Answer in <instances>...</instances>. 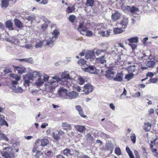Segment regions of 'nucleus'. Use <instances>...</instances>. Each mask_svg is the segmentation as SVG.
I'll use <instances>...</instances> for the list:
<instances>
[{
    "label": "nucleus",
    "instance_id": "obj_1",
    "mask_svg": "<svg viewBox=\"0 0 158 158\" xmlns=\"http://www.w3.org/2000/svg\"><path fill=\"white\" fill-rule=\"evenodd\" d=\"M52 78L56 80H50L45 84V88L48 90H53L57 86L58 83H59L61 85L66 84V82H62V80L57 76H55L52 77Z\"/></svg>",
    "mask_w": 158,
    "mask_h": 158
},
{
    "label": "nucleus",
    "instance_id": "obj_2",
    "mask_svg": "<svg viewBox=\"0 0 158 158\" xmlns=\"http://www.w3.org/2000/svg\"><path fill=\"white\" fill-rule=\"evenodd\" d=\"M42 73L41 71H34L32 73H28L27 74L24 78L25 81L24 84L27 86L30 83V80H33L35 78H37L42 76Z\"/></svg>",
    "mask_w": 158,
    "mask_h": 158
},
{
    "label": "nucleus",
    "instance_id": "obj_3",
    "mask_svg": "<svg viewBox=\"0 0 158 158\" xmlns=\"http://www.w3.org/2000/svg\"><path fill=\"white\" fill-rule=\"evenodd\" d=\"M15 150L16 152L19 151L18 149H12L10 147L5 148L2 151L0 150L2 156L4 158H14L15 156L14 152Z\"/></svg>",
    "mask_w": 158,
    "mask_h": 158
},
{
    "label": "nucleus",
    "instance_id": "obj_4",
    "mask_svg": "<svg viewBox=\"0 0 158 158\" xmlns=\"http://www.w3.org/2000/svg\"><path fill=\"white\" fill-rule=\"evenodd\" d=\"M101 49H99V54H102V56L99 57V64H104L106 63V60L104 59L105 55L106 53L107 49H108V46L107 44L103 43L101 44ZM101 65L99 64V67Z\"/></svg>",
    "mask_w": 158,
    "mask_h": 158
},
{
    "label": "nucleus",
    "instance_id": "obj_5",
    "mask_svg": "<svg viewBox=\"0 0 158 158\" xmlns=\"http://www.w3.org/2000/svg\"><path fill=\"white\" fill-rule=\"evenodd\" d=\"M55 41V40L53 39L52 37L48 39H45L44 40V43H45L44 44V45L48 47H52L53 46L54 42Z\"/></svg>",
    "mask_w": 158,
    "mask_h": 158
},
{
    "label": "nucleus",
    "instance_id": "obj_6",
    "mask_svg": "<svg viewBox=\"0 0 158 158\" xmlns=\"http://www.w3.org/2000/svg\"><path fill=\"white\" fill-rule=\"evenodd\" d=\"M83 70L85 72H87L91 73L96 74L98 73V72L96 69L92 66H88L85 68H82Z\"/></svg>",
    "mask_w": 158,
    "mask_h": 158
},
{
    "label": "nucleus",
    "instance_id": "obj_7",
    "mask_svg": "<svg viewBox=\"0 0 158 158\" xmlns=\"http://www.w3.org/2000/svg\"><path fill=\"white\" fill-rule=\"evenodd\" d=\"M58 94L59 95L64 99L68 98L66 89L60 87L59 89Z\"/></svg>",
    "mask_w": 158,
    "mask_h": 158
},
{
    "label": "nucleus",
    "instance_id": "obj_8",
    "mask_svg": "<svg viewBox=\"0 0 158 158\" xmlns=\"http://www.w3.org/2000/svg\"><path fill=\"white\" fill-rule=\"evenodd\" d=\"M93 90V87L91 85L87 84L84 85L83 88V91L86 94H88Z\"/></svg>",
    "mask_w": 158,
    "mask_h": 158
},
{
    "label": "nucleus",
    "instance_id": "obj_9",
    "mask_svg": "<svg viewBox=\"0 0 158 158\" xmlns=\"http://www.w3.org/2000/svg\"><path fill=\"white\" fill-rule=\"evenodd\" d=\"M94 54L93 52L89 51L86 52L85 54V57L87 60L90 59L92 61L95 58Z\"/></svg>",
    "mask_w": 158,
    "mask_h": 158
},
{
    "label": "nucleus",
    "instance_id": "obj_10",
    "mask_svg": "<svg viewBox=\"0 0 158 158\" xmlns=\"http://www.w3.org/2000/svg\"><path fill=\"white\" fill-rule=\"evenodd\" d=\"M123 74L122 73H118L113 78V80L118 82L122 81L123 80Z\"/></svg>",
    "mask_w": 158,
    "mask_h": 158
},
{
    "label": "nucleus",
    "instance_id": "obj_11",
    "mask_svg": "<svg viewBox=\"0 0 158 158\" xmlns=\"http://www.w3.org/2000/svg\"><path fill=\"white\" fill-rule=\"evenodd\" d=\"M115 73L114 72L111 70H108L106 71L105 76L110 80L113 79Z\"/></svg>",
    "mask_w": 158,
    "mask_h": 158
},
{
    "label": "nucleus",
    "instance_id": "obj_12",
    "mask_svg": "<svg viewBox=\"0 0 158 158\" xmlns=\"http://www.w3.org/2000/svg\"><path fill=\"white\" fill-rule=\"evenodd\" d=\"M77 30L80 33L83 35L85 34L86 31L85 27L82 23H80L77 28Z\"/></svg>",
    "mask_w": 158,
    "mask_h": 158
},
{
    "label": "nucleus",
    "instance_id": "obj_13",
    "mask_svg": "<svg viewBox=\"0 0 158 158\" xmlns=\"http://www.w3.org/2000/svg\"><path fill=\"white\" fill-rule=\"evenodd\" d=\"M41 143V145L42 146H46L49 143L48 140L46 139H43L40 140L38 139H36L35 142V143Z\"/></svg>",
    "mask_w": 158,
    "mask_h": 158
},
{
    "label": "nucleus",
    "instance_id": "obj_14",
    "mask_svg": "<svg viewBox=\"0 0 158 158\" xmlns=\"http://www.w3.org/2000/svg\"><path fill=\"white\" fill-rule=\"evenodd\" d=\"M79 96L78 94L74 91L69 92L67 94L68 98L70 99L75 98Z\"/></svg>",
    "mask_w": 158,
    "mask_h": 158
},
{
    "label": "nucleus",
    "instance_id": "obj_15",
    "mask_svg": "<svg viewBox=\"0 0 158 158\" xmlns=\"http://www.w3.org/2000/svg\"><path fill=\"white\" fill-rule=\"evenodd\" d=\"M14 69H16L18 73L19 74H22L23 73H25L26 69L23 66H17L14 65L13 66Z\"/></svg>",
    "mask_w": 158,
    "mask_h": 158
},
{
    "label": "nucleus",
    "instance_id": "obj_16",
    "mask_svg": "<svg viewBox=\"0 0 158 158\" xmlns=\"http://www.w3.org/2000/svg\"><path fill=\"white\" fill-rule=\"evenodd\" d=\"M121 16V14L116 11L115 13L112 14L111 18L113 21H115L118 19Z\"/></svg>",
    "mask_w": 158,
    "mask_h": 158
},
{
    "label": "nucleus",
    "instance_id": "obj_17",
    "mask_svg": "<svg viewBox=\"0 0 158 158\" xmlns=\"http://www.w3.org/2000/svg\"><path fill=\"white\" fill-rule=\"evenodd\" d=\"M5 25L6 28H7L10 31L13 30L14 29L13 23L10 20L6 21L5 23Z\"/></svg>",
    "mask_w": 158,
    "mask_h": 158
},
{
    "label": "nucleus",
    "instance_id": "obj_18",
    "mask_svg": "<svg viewBox=\"0 0 158 158\" xmlns=\"http://www.w3.org/2000/svg\"><path fill=\"white\" fill-rule=\"evenodd\" d=\"M8 41L11 44H14L15 45L18 44L19 43L20 44V45L21 44L19 43L20 41L19 42L18 40L16 39L13 38L11 40H8ZM20 42H21V44L22 42L25 43L26 42V40L24 39H22L20 40Z\"/></svg>",
    "mask_w": 158,
    "mask_h": 158
},
{
    "label": "nucleus",
    "instance_id": "obj_19",
    "mask_svg": "<svg viewBox=\"0 0 158 158\" xmlns=\"http://www.w3.org/2000/svg\"><path fill=\"white\" fill-rule=\"evenodd\" d=\"M60 34V32L59 30L57 28L56 29L53 30L52 33V38L56 40L58 38Z\"/></svg>",
    "mask_w": 158,
    "mask_h": 158
},
{
    "label": "nucleus",
    "instance_id": "obj_20",
    "mask_svg": "<svg viewBox=\"0 0 158 158\" xmlns=\"http://www.w3.org/2000/svg\"><path fill=\"white\" fill-rule=\"evenodd\" d=\"M74 127L76 130L81 133H82L85 129V127L82 125H74Z\"/></svg>",
    "mask_w": 158,
    "mask_h": 158
},
{
    "label": "nucleus",
    "instance_id": "obj_21",
    "mask_svg": "<svg viewBox=\"0 0 158 158\" xmlns=\"http://www.w3.org/2000/svg\"><path fill=\"white\" fill-rule=\"evenodd\" d=\"M44 83V80L42 78V76L37 78L35 82V85L37 87L42 86Z\"/></svg>",
    "mask_w": 158,
    "mask_h": 158
},
{
    "label": "nucleus",
    "instance_id": "obj_22",
    "mask_svg": "<svg viewBox=\"0 0 158 158\" xmlns=\"http://www.w3.org/2000/svg\"><path fill=\"white\" fill-rule=\"evenodd\" d=\"M14 21L15 25L18 28H21L23 27V23L18 19H14Z\"/></svg>",
    "mask_w": 158,
    "mask_h": 158
},
{
    "label": "nucleus",
    "instance_id": "obj_23",
    "mask_svg": "<svg viewBox=\"0 0 158 158\" xmlns=\"http://www.w3.org/2000/svg\"><path fill=\"white\" fill-rule=\"evenodd\" d=\"M76 110L78 112L79 114L83 117H85L86 116L83 113V110L81 106L79 105H77L75 106Z\"/></svg>",
    "mask_w": 158,
    "mask_h": 158
},
{
    "label": "nucleus",
    "instance_id": "obj_24",
    "mask_svg": "<svg viewBox=\"0 0 158 158\" xmlns=\"http://www.w3.org/2000/svg\"><path fill=\"white\" fill-rule=\"evenodd\" d=\"M61 126L63 128V129L64 130H67V129L71 130L72 129L71 125L67 123L66 122H64L62 123Z\"/></svg>",
    "mask_w": 158,
    "mask_h": 158
},
{
    "label": "nucleus",
    "instance_id": "obj_25",
    "mask_svg": "<svg viewBox=\"0 0 158 158\" xmlns=\"http://www.w3.org/2000/svg\"><path fill=\"white\" fill-rule=\"evenodd\" d=\"M128 23V18L124 17L120 23L122 25V27L123 29L125 28L127 26Z\"/></svg>",
    "mask_w": 158,
    "mask_h": 158
},
{
    "label": "nucleus",
    "instance_id": "obj_26",
    "mask_svg": "<svg viewBox=\"0 0 158 158\" xmlns=\"http://www.w3.org/2000/svg\"><path fill=\"white\" fill-rule=\"evenodd\" d=\"M61 80L62 79H67L69 80H72L73 78L70 77L69 75V73H67L66 72H64L62 73L61 75V78H60Z\"/></svg>",
    "mask_w": 158,
    "mask_h": 158
},
{
    "label": "nucleus",
    "instance_id": "obj_27",
    "mask_svg": "<svg viewBox=\"0 0 158 158\" xmlns=\"http://www.w3.org/2000/svg\"><path fill=\"white\" fill-rule=\"evenodd\" d=\"M5 125L7 127L8 126V124L6 122L5 120L4 117L0 115V126Z\"/></svg>",
    "mask_w": 158,
    "mask_h": 158
},
{
    "label": "nucleus",
    "instance_id": "obj_28",
    "mask_svg": "<svg viewBox=\"0 0 158 158\" xmlns=\"http://www.w3.org/2000/svg\"><path fill=\"white\" fill-rule=\"evenodd\" d=\"M130 11L132 13L134 14H137L138 12H139V10L138 8L136 7L135 6H132L131 7H130Z\"/></svg>",
    "mask_w": 158,
    "mask_h": 158
},
{
    "label": "nucleus",
    "instance_id": "obj_29",
    "mask_svg": "<svg viewBox=\"0 0 158 158\" xmlns=\"http://www.w3.org/2000/svg\"><path fill=\"white\" fill-rule=\"evenodd\" d=\"M127 40L130 43H136L137 44L138 42V37H134L127 39Z\"/></svg>",
    "mask_w": 158,
    "mask_h": 158
},
{
    "label": "nucleus",
    "instance_id": "obj_30",
    "mask_svg": "<svg viewBox=\"0 0 158 158\" xmlns=\"http://www.w3.org/2000/svg\"><path fill=\"white\" fill-rule=\"evenodd\" d=\"M64 154L68 157H69L73 153L71 152L70 150L66 148L64 150Z\"/></svg>",
    "mask_w": 158,
    "mask_h": 158
},
{
    "label": "nucleus",
    "instance_id": "obj_31",
    "mask_svg": "<svg viewBox=\"0 0 158 158\" xmlns=\"http://www.w3.org/2000/svg\"><path fill=\"white\" fill-rule=\"evenodd\" d=\"M155 64V62L153 60L149 61L147 63V66L149 68H153Z\"/></svg>",
    "mask_w": 158,
    "mask_h": 158
},
{
    "label": "nucleus",
    "instance_id": "obj_32",
    "mask_svg": "<svg viewBox=\"0 0 158 158\" xmlns=\"http://www.w3.org/2000/svg\"><path fill=\"white\" fill-rule=\"evenodd\" d=\"M130 6L123 5L122 6V9L125 12H128L130 11Z\"/></svg>",
    "mask_w": 158,
    "mask_h": 158
},
{
    "label": "nucleus",
    "instance_id": "obj_33",
    "mask_svg": "<svg viewBox=\"0 0 158 158\" xmlns=\"http://www.w3.org/2000/svg\"><path fill=\"white\" fill-rule=\"evenodd\" d=\"M106 146L108 150L110 151V153H111L114 149V146L113 144L110 143H106Z\"/></svg>",
    "mask_w": 158,
    "mask_h": 158
},
{
    "label": "nucleus",
    "instance_id": "obj_34",
    "mask_svg": "<svg viewBox=\"0 0 158 158\" xmlns=\"http://www.w3.org/2000/svg\"><path fill=\"white\" fill-rule=\"evenodd\" d=\"M126 150L130 158H135L132 152L128 147H127L126 148Z\"/></svg>",
    "mask_w": 158,
    "mask_h": 158
},
{
    "label": "nucleus",
    "instance_id": "obj_35",
    "mask_svg": "<svg viewBox=\"0 0 158 158\" xmlns=\"http://www.w3.org/2000/svg\"><path fill=\"white\" fill-rule=\"evenodd\" d=\"M110 32L109 31H102L100 34L103 37H108L110 35Z\"/></svg>",
    "mask_w": 158,
    "mask_h": 158
},
{
    "label": "nucleus",
    "instance_id": "obj_36",
    "mask_svg": "<svg viewBox=\"0 0 158 158\" xmlns=\"http://www.w3.org/2000/svg\"><path fill=\"white\" fill-rule=\"evenodd\" d=\"M8 0H2L1 2L2 7L5 8L8 5Z\"/></svg>",
    "mask_w": 158,
    "mask_h": 158
},
{
    "label": "nucleus",
    "instance_id": "obj_37",
    "mask_svg": "<svg viewBox=\"0 0 158 158\" xmlns=\"http://www.w3.org/2000/svg\"><path fill=\"white\" fill-rule=\"evenodd\" d=\"M113 31L114 33L116 34L122 33L123 31V30H122L121 28L115 27Z\"/></svg>",
    "mask_w": 158,
    "mask_h": 158
},
{
    "label": "nucleus",
    "instance_id": "obj_38",
    "mask_svg": "<svg viewBox=\"0 0 158 158\" xmlns=\"http://www.w3.org/2000/svg\"><path fill=\"white\" fill-rule=\"evenodd\" d=\"M19 60L21 61L27 62L30 63H33V60L31 58L20 59Z\"/></svg>",
    "mask_w": 158,
    "mask_h": 158
},
{
    "label": "nucleus",
    "instance_id": "obj_39",
    "mask_svg": "<svg viewBox=\"0 0 158 158\" xmlns=\"http://www.w3.org/2000/svg\"><path fill=\"white\" fill-rule=\"evenodd\" d=\"M144 129L146 131H149L151 128V125L149 123H144Z\"/></svg>",
    "mask_w": 158,
    "mask_h": 158
},
{
    "label": "nucleus",
    "instance_id": "obj_40",
    "mask_svg": "<svg viewBox=\"0 0 158 158\" xmlns=\"http://www.w3.org/2000/svg\"><path fill=\"white\" fill-rule=\"evenodd\" d=\"M75 9L74 6H73L72 7L68 6L66 9V11L68 13H71L73 12Z\"/></svg>",
    "mask_w": 158,
    "mask_h": 158
},
{
    "label": "nucleus",
    "instance_id": "obj_41",
    "mask_svg": "<svg viewBox=\"0 0 158 158\" xmlns=\"http://www.w3.org/2000/svg\"><path fill=\"white\" fill-rule=\"evenodd\" d=\"M44 24L42 26V28L43 30H45L48 27V24L49 23V22L47 20H43Z\"/></svg>",
    "mask_w": 158,
    "mask_h": 158
},
{
    "label": "nucleus",
    "instance_id": "obj_42",
    "mask_svg": "<svg viewBox=\"0 0 158 158\" xmlns=\"http://www.w3.org/2000/svg\"><path fill=\"white\" fill-rule=\"evenodd\" d=\"M85 5L87 6H92L94 5V1L93 0H86Z\"/></svg>",
    "mask_w": 158,
    "mask_h": 158
},
{
    "label": "nucleus",
    "instance_id": "obj_43",
    "mask_svg": "<svg viewBox=\"0 0 158 158\" xmlns=\"http://www.w3.org/2000/svg\"><path fill=\"white\" fill-rule=\"evenodd\" d=\"M43 43L44 44V42L43 41H40L37 42L35 44V47L36 48H41L43 46Z\"/></svg>",
    "mask_w": 158,
    "mask_h": 158
},
{
    "label": "nucleus",
    "instance_id": "obj_44",
    "mask_svg": "<svg viewBox=\"0 0 158 158\" xmlns=\"http://www.w3.org/2000/svg\"><path fill=\"white\" fill-rule=\"evenodd\" d=\"M21 42H20L19 43L21 44H20V46H21L23 47H24L25 48H28L29 49H32L33 48V46L31 44H29L27 45H26L24 46L23 45L21 44Z\"/></svg>",
    "mask_w": 158,
    "mask_h": 158
},
{
    "label": "nucleus",
    "instance_id": "obj_45",
    "mask_svg": "<svg viewBox=\"0 0 158 158\" xmlns=\"http://www.w3.org/2000/svg\"><path fill=\"white\" fill-rule=\"evenodd\" d=\"M134 74L132 73L128 74L125 75V79H127L128 81H129L132 78Z\"/></svg>",
    "mask_w": 158,
    "mask_h": 158
},
{
    "label": "nucleus",
    "instance_id": "obj_46",
    "mask_svg": "<svg viewBox=\"0 0 158 158\" xmlns=\"http://www.w3.org/2000/svg\"><path fill=\"white\" fill-rule=\"evenodd\" d=\"M0 139L5 140V141L7 142L9 141V139L6 137L5 135V134L1 133L0 132Z\"/></svg>",
    "mask_w": 158,
    "mask_h": 158
},
{
    "label": "nucleus",
    "instance_id": "obj_47",
    "mask_svg": "<svg viewBox=\"0 0 158 158\" xmlns=\"http://www.w3.org/2000/svg\"><path fill=\"white\" fill-rule=\"evenodd\" d=\"M53 137L54 139L56 140H58L60 138V135L58 132V133L56 132L53 133Z\"/></svg>",
    "mask_w": 158,
    "mask_h": 158
},
{
    "label": "nucleus",
    "instance_id": "obj_48",
    "mask_svg": "<svg viewBox=\"0 0 158 158\" xmlns=\"http://www.w3.org/2000/svg\"><path fill=\"white\" fill-rule=\"evenodd\" d=\"M86 61L83 59H81L77 61L78 64L81 66H83L86 63Z\"/></svg>",
    "mask_w": 158,
    "mask_h": 158
},
{
    "label": "nucleus",
    "instance_id": "obj_49",
    "mask_svg": "<svg viewBox=\"0 0 158 158\" xmlns=\"http://www.w3.org/2000/svg\"><path fill=\"white\" fill-rule=\"evenodd\" d=\"M49 78V77L48 75L45 74L43 76V80H44V83L45 82L46 83V82H48V81H48Z\"/></svg>",
    "mask_w": 158,
    "mask_h": 158
},
{
    "label": "nucleus",
    "instance_id": "obj_50",
    "mask_svg": "<svg viewBox=\"0 0 158 158\" xmlns=\"http://www.w3.org/2000/svg\"><path fill=\"white\" fill-rule=\"evenodd\" d=\"M115 153L118 155H121V152L120 148L119 147H116L115 149Z\"/></svg>",
    "mask_w": 158,
    "mask_h": 158
},
{
    "label": "nucleus",
    "instance_id": "obj_51",
    "mask_svg": "<svg viewBox=\"0 0 158 158\" xmlns=\"http://www.w3.org/2000/svg\"><path fill=\"white\" fill-rule=\"evenodd\" d=\"M75 19L76 17L74 15H70L69 17V21L72 23H73L74 22Z\"/></svg>",
    "mask_w": 158,
    "mask_h": 158
},
{
    "label": "nucleus",
    "instance_id": "obj_52",
    "mask_svg": "<svg viewBox=\"0 0 158 158\" xmlns=\"http://www.w3.org/2000/svg\"><path fill=\"white\" fill-rule=\"evenodd\" d=\"M130 138L133 143H135L136 141V136L135 134H132Z\"/></svg>",
    "mask_w": 158,
    "mask_h": 158
},
{
    "label": "nucleus",
    "instance_id": "obj_53",
    "mask_svg": "<svg viewBox=\"0 0 158 158\" xmlns=\"http://www.w3.org/2000/svg\"><path fill=\"white\" fill-rule=\"evenodd\" d=\"M86 138L87 140L91 141L93 139V136L90 134H88L86 135Z\"/></svg>",
    "mask_w": 158,
    "mask_h": 158
},
{
    "label": "nucleus",
    "instance_id": "obj_54",
    "mask_svg": "<svg viewBox=\"0 0 158 158\" xmlns=\"http://www.w3.org/2000/svg\"><path fill=\"white\" fill-rule=\"evenodd\" d=\"M85 34L86 35L88 36H93V34L92 32L89 30H86Z\"/></svg>",
    "mask_w": 158,
    "mask_h": 158
},
{
    "label": "nucleus",
    "instance_id": "obj_55",
    "mask_svg": "<svg viewBox=\"0 0 158 158\" xmlns=\"http://www.w3.org/2000/svg\"><path fill=\"white\" fill-rule=\"evenodd\" d=\"M79 83L80 85H82L85 82V80L81 77H79L78 78Z\"/></svg>",
    "mask_w": 158,
    "mask_h": 158
},
{
    "label": "nucleus",
    "instance_id": "obj_56",
    "mask_svg": "<svg viewBox=\"0 0 158 158\" xmlns=\"http://www.w3.org/2000/svg\"><path fill=\"white\" fill-rule=\"evenodd\" d=\"M129 45L131 47L132 49L133 50L135 49L137 47L136 45L133 43H129Z\"/></svg>",
    "mask_w": 158,
    "mask_h": 158
},
{
    "label": "nucleus",
    "instance_id": "obj_57",
    "mask_svg": "<svg viewBox=\"0 0 158 158\" xmlns=\"http://www.w3.org/2000/svg\"><path fill=\"white\" fill-rule=\"evenodd\" d=\"M15 92L17 93H22L23 90L21 87H18L15 90Z\"/></svg>",
    "mask_w": 158,
    "mask_h": 158
},
{
    "label": "nucleus",
    "instance_id": "obj_58",
    "mask_svg": "<svg viewBox=\"0 0 158 158\" xmlns=\"http://www.w3.org/2000/svg\"><path fill=\"white\" fill-rule=\"evenodd\" d=\"M45 154L48 156H51L53 155V152L51 151H47L45 152Z\"/></svg>",
    "mask_w": 158,
    "mask_h": 158
},
{
    "label": "nucleus",
    "instance_id": "obj_59",
    "mask_svg": "<svg viewBox=\"0 0 158 158\" xmlns=\"http://www.w3.org/2000/svg\"><path fill=\"white\" fill-rule=\"evenodd\" d=\"M25 19L28 20V21H31V22H32L34 20V18L31 16H28L26 17Z\"/></svg>",
    "mask_w": 158,
    "mask_h": 158
},
{
    "label": "nucleus",
    "instance_id": "obj_60",
    "mask_svg": "<svg viewBox=\"0 0 158 158\" xmlns=\"http://www.w3.org/2000/svg\"><path fill=\"white\" fill-rule=\"evenodd\" d=\"M134 153L135 155L136 158L140 157V156L138 151L135 150L134 151Z\"/></svg>",
    "mask_w": 158,
    "mask_h": 158
},
{
    "label": "nucleus",
    "instance_id": "obj_61",
    "mask_svg": "<svg viewBox=\"0 0 158 158\" xmlns=\"http://www.w3.org/2000/svg\"><path fill=\"white\" fill-rule=\"evenodd\" d=\"M150 81L152 83H155L158 80L155 78H151L150 79Z\"/></svg>",
    "mask_w": 158,
    "mask_h": 158
},
{
    "label": "nucleus",
    "instance_id": "obj_62",
    "mask_svg": "<svg viewBox=\"0 0 158 158\" xmlns=\"http://www.w3.org/2000/svg\"><path fill=\"white\" fill-rule=\"evenodd\" d=\"M48 125V124L46 123H42L41 126V128H45Z\"/></svg>",
    "mask_w": 158,
    "mask_h": 158
},
{
    "label": "nucleus",
    "instance_id": "obj_63",
    "mask_svg": "<svg viewBox=\"0 0 158 158\" xmlns=\"http://www.w3.org/2000/svg\"><path fill=\"white\" fill-rule=\"evenodd\" d=\"M42 154V152L40 151H38L37 152L36 154L35 155L36 158H38L40 155Z\"/></svg>",
    "mask_w": 158,
    "mask_h": 158
},
{
    "label": "nucleus",
    "instance_id": "obj_64",
    "mask_svg": "<svg viewBox=\"0 0 158 158\" xmlns=\"http://www.w3.org/2000/svg\"><path fill=\"white\" fill-rule=\"evenodd\" d=\"M48 2V0H42L41 2H40L41 4L45 5Z\"/></svg>",
    "mask_w": 158,
    "mask_h": 158
}]
</instances>
